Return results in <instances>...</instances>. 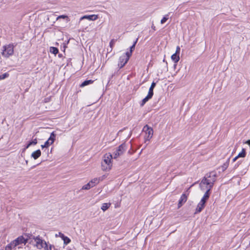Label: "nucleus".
Returning a JSON list of instances; mask_svg holds the SVG:
<instances>
[{
  "label": "nucleus",
  "instance_id": "nucleus-1",
  "mask_svg": "<svg viewBox=\"0 0 250 250\" xmlns=\"http://www.w3.org/2000/svg\"><path fill=\"white\" fill-rule=\"evenodd\" d=\"M112 158L113 156L110 153H106L104 155L101 162V167L103 171H109L111 169Z\"/></svg>",
  "mask_w": 250,
  "mask_h": 250
},
{
  "label": "nucleus",
  "instance_id": "nucleus-2",
  "mask_svg": "<svg viewBox=\"0 0 250 250\" xmlns=\"http://www.w3.org/2000/svg\"><path fill=\"white\" fill-rule=\"evenodd\" d=\"M213 185L212 182L208 181V178L204 177L200 183V188L202 190L210 191Z\"/></svg>",
  "mask_w": 250,
  "mask_h": 250
},
{
  "label": "nucleus",
  "instance_id": "nucleus-3",
  "mask_svg": "<svg viewBox=\"0 0 250 250\" xmlns=\"http://www.w3.org/2000/svg\"><path fill=\"white\" fill-rule=\"evenodd\" d=\"M14 46L12 44H9L2 46L1 55L5 58H9L14 53Z\"/></svg>",
  "mask_w": 250,
  "mask_h": 250
},
{
  "label": "nucleus",
  "instance_id": "nucleus-4",
  "mask_svg": "<svg viewBox=\"0 0 250 250\" xmlns=\"http://www.w3.org/2000/svg\"><path fill=\"white\" fill-rule=\"evenodd\" d=\"M30 239H31L30 235L25 234V236L21 235L19 236L16 239L14 240L13 242H14L15 246L17 247L21 244H24L25 245Z\"/></svg>",
  "mask_w": 250,
  "mask_h": 250
},
{
  "label": "nucleus",
  "instance_id": "nucleus-5",
  "mask_svg": "<svg viewBox=\"0 0 250 250\" xmlns=\"http://www.w3.org/2000/svg\"><path fill=\"white\" fill-rule=\"evenodd\" d=\"M156 86V83L155 82H152L151 86L149 89V91L147 94V95L142 100V103L140 104L141 106L144 105V104L147 102L149 100H150L153 95V89Z\"/></svg>",
  "mask_w": 250,
  "mask_h": 250
},
{
  "label": "nucleus",
  "instance_id": "nucleus-6",
  "mask_svg": "<svg viewBox=\"0 0 250 250\" xmlns=\"http://www.w3.org/2000/svg\"><path fill=\"white\" fill-rule=\"evenodd\" d=\"M31 239H33L35 240L36 242V246L38 249H43L44 246L46 244V242L42 240L39 236L37 237H35L32 235H30Z\"/></svg>",
  "mask_w": 250,
  "mask_h": 250
},
{
  "label": "nucleus",
  "instance_id": "nucleus-7",
  "mask_svg": "<svg viewBox=\"0 0 250 250\" xmlns=\"http://www.w3.org/2000/svg\"><path fill=\"white\" fill-rule=\"evenodd\" d=\"M143 131L146 132V135L145 136V139L146 141H149L150 139L152 137L153 134V129L149 127L148 125H146L143 127Z\"/></svg>",
  "mask_w": 250,
  "mask_h": 250
},
{
  "label": "nucleus",
  "instance_id": "nucleus-8",
  "mask_svg": "<svg viewBox=\"0 0 250 250\" xmlns=\"http://www.w3.org/2000/svg\"><path fill=\"white\" fill-rule=\"evenodd\" d=\"M125 150V146L122 144L118 147L116 150L113 153V158L116 159L120 155L123 154Z\"/></svg>",
  "mask_w": 250,
  "mask_h": 250
},
{
  "label": "nucleus",
  "instance_id": "nucleus-9",
  "mask_svg": "<svg viewBox=\"0 0 250 250\" xmlns=\"http://www.w3.org/2000/svg\"><path fill=\"white\" fill-rule=\"evenodd\" d=\"M216 172L212 171L207 173L204 177L206 178H208V181H210V182H212V184L214 185V182L216 181Z\"/></svg>",
  "mask_w": 250,
  "mask_h": 250
},
{
  "label": "nucleus",
  "instance_id": "nucleus-10",
  "mask_svg": "<svg viewBox=\"0 0 250 250\" xmlns=\"http://www.w3.org/2000/svg\"><path fill=\"white\" fill-rule=\"evenodd\" d=\"M56 134L53 131L52 132L48 139L45 142L44 145L46 146V147H48L50 145L53 144L55 140Z\"/></svg>",
  "mask_w": 250,
  "mask_h": 250
},
{
  "label": "nucleus",
  "instance_id": "nucleus-11",
  "mask_svg": "<svg viewBox=\"0 0 250 250\" xmlns=\"http://www.w3.org/2000/svg\"><path fill=\"white\" fill-rule=\"evenodd\" d=\"M98 18V15H85L81 18L80 21L84 19H87L89 21H95Z\"/></svg>",
  "mask_w": 250,
  "mask_h": 250
},
{
  "label": "nucleus",
  "instance_id": "nucleus-12",
  "mask_svg": "<svg viewBox=\"0 0 250 250\" xmlns=\"http://www.w3.org/2000/svg\"><path fill=\"white\" fill-rule=\"evenodd\" d=\"M187 200V196L185 194H183L181 197L180 200H179L178 204V208H180L184 203H185Z\"/></svg>",
  "mask_w": 250,
  "mask_h": 250
},
{
  "label": "nucleus",
  "instance_id": "nucleus-13",
  "mask_svg": "<svg viewBox=\"0 0 250 250\" xmlns=\"http://www.w3.org/2000/svg\"><path fill=\"white\" fill-rule=\"evenodd\" d=\"M131 55H132V52L129 51V52H126V53L125 54L122 56V59L125 58V61L124 62V63L122 64V66H124L127 62L129 60V59L130 57L131 56Z\"/></svg>",
  "mask_w": 250,
  "mask_h": 250
},
{
  "label": "nucleus",
  "instance_id": "nucleus-14",
  "mask_svg": "<svg viewBox=\"0 0 250 250\" xmlns=\"http://www.w3.org/2000/svg\"><path fill=\"white\" fill-rule=\"evenodd\" d=\"M205 203L200 201L198 203V204L197 206L195 213H198L200 212L203 210V209L205 208Z\"/></svg>",
  "mask_w": 250,
  "mask_h": 250
},
{
  "label": "nucleus",
  "instance_id": "nucleus-15",
  "mask_svg": "<svg viewBox=\"0 0 250 250\" xmlns=\"http://www.w3.org/2000/svg\"><path fill=\"white\" fill-rule=\"evenodd\" d=\"M102 180L101 178H95L93 179H92L89 183L90 184V186L92 187V188L95 187L96 185H97L100 181Z\"/></svg>",
  "mask_w": 250,
  "mask_h": 250
},
{
  "label": "nucleus",
  "instance_id": "nucleus-16",
  "mask_svg": "<svg viewBox=\"0 0 250 250\" xmlns=\"http://www.w3.org/2000/svg\"><path fill=\"white\" fill-rule=\"evenodd\" d=\"M41 155V151L40 149L34 151L32 154L31 157H33L35 160L38 159Z\"/></svg>",
  "mask_w": 250,
  "mask_h": 250
},
{
  "label": "nucleus",
  "instance_id": "nucleus-17",
  "mask_svg": "<svg viewBox=\"0 0 250 250\" xmlns=\"http://www.w3.org/2000/svg\"><path fill=\"white\" fill-rule=\"evenodd\" d=\"M210 195V191H206L203 197L201 200V202L206 203L207 200L208 199Z\"/></svg>",
  "mask_w": 250,
  "mask_h": 250
},
{
  "label": "nucleus",
  "instance_id": "nucleus-18",
  "mask_svg": "<svg viewBox=\"0 0 250 250\" xmlns=\"http://www.w3.org/2000/svg\"><path fill=\"white\" fill-rule=\"evenodd\" d=\"M171 59L175 63H176L180 60L179 55L174 53L171 56Z\"/></svg>",
  "mask_w": 250,
  "mask_h": 250
},
{
  "label": "nucleus",
  "instance_id": "nucleus-19",
  "mask_svg": "<svg viewBox=\"0 0 250 250\" xmlns=\"http://www.w3.org/2000/svg\"><path fill=\"white\" fill-rule=\"evenodd\" d=\"M16 247L13 241L8 244L5 248V250H12L13 249Z\"/></svg>",
  "mask_w": 250,
  "mask_h": 250
},
{
  "label": "nucleus",
  "instance_id": "nucleus-20",
  "mask_svg": "<svg viewBox=\"0 0 250 250\" xmlns=\"http://www.w3.org/2000/svg\"><path fill=\"white\" fill-rule=\"evenodd\" d=\"M94 82V81L91 80H85L81 84V87H83L88 84H91Z\"/></svg>",
  "mask_w": 250,
  "mask_h": 250
},
{
  "label": "nucleus",
  "instance_id": "nucleus-21",
  "mask_svg": "<svg viewBox=\"0 0 250 250\" xmlns=\"http://www.w3.org/2000/svg\"><path fill=\"white\" fill-rule=\"evenodd\" d=\"M111 204L110 203H104L103 204L101 209L104 211H105L106 209H107L110 206Z\"/></svg>",
  "mask_w": 250,
  "mask_h": 250
},
{
  "label": "nucleus",
  "instance_id": "nucleus-22",
  "mask_svg": "<svg viewBox=\"0 0 250 250\" xmlns=\"http://www.w3.org/2000/svg\"><path fill=\"white\" fill-rule=\"evenodd\" d=\"M246 150L244 148H243L242 150V151L241 152H240L238 155L237 156V157L239 158L240 157H245L246 156Z\"/></svg>",
  "mask_w": 250,
  "mask_h": 250
},
{
  "label": "nucleus",
  "instance_id": "nucleus-23",
  "mask_svg": "<svg viewBox=\"0 0 250 250\" xmlns=\"http://www.w3.org/2000/svg\"><path fill=\"white\" fill-rule=\"evenodd\" d=\"M50 52L52 53V54H54L55 55H56L58 52L59 50L57 48L55 47H50Z\"/></svg>",
  "mask_w": 250,
  "mask_h": 250
},
{
  "label": "nucleus",
  "instance_id": "nucleus-24",
  "mask_svg": "<svg viewBox=\"0 0 250 250\" xmlns=\"http://www.w3.org/2000/svg\"><path fill=\"white\" fill-rule=\"evenodd\" d=\"M62 238L64 241V243L65 245H67L70 242L71 240L68 237H67L66 236H64L63 234H62Z\"/></svg>",
  "mask_w": 250,
  "mask_h": 250
},
{
  "label": "nucleus",
  "instance_id": "nucleus-25",
  "mask_svg": "<svg viewBox=\"0 0 250 250\" xmlns=\"http://www.w3.org/2000/svg\"><path fill=\"white\" fill-rule=\"evenodd\" d=\"M92 187L90 186V184L88 183L87 184L83 186L82 189L83 190H88L90 189Z\"/></svg>",
  "mask_w": 250,
  "mask_h": 250
},
{
  "label": "nucleus",
  "instance_id": "nucleus-26",
  "mask_svg": "<svg viewBox=\"0 0 250 250\" xmlns=\"http://www.w3.org/2000/svg\"><path fill=\"white\" fill-rule=\"evenodd\" d=\"M53 245H48L47 243L44 246V250H52L53 249Z\"/></svg>",
  "mask_w": 250,
  "mask_h": 250
},
{
  "label": "nucleus",
  "instance_id": "nucleus-27",
  "mask_svg": "<svg viewBox=\"0 0 250 250\" xmlns=\"http://www.w3.org/2000/svg\"><path fill=\"white\" fill-rule=\"evenodd\" d=\"M125 61V58H122V56H121L119 59V63L118 64L120 68H122L124 66H122V64L124 63Z\"/></svg>",
  "mask_w": 250,
  "mask_h": 250
},
{
  "label": "nucleus",
  "instance_id": "nucleus-28",
  "mask_svg": "<svg viewBox=\"0 0 250 250\" xmlns=\"http://www.w3.org/2000/svg\"><path fill=\"white\" fill-rule=\"evenodd\" d=\"M168 15H165L163 18L161 20V24H164V23H165L166 22V21L168 20Z\"/></svg>",
  "mask_w": 250,
  "mask_h": 250
},
{
  "label": "nucleus",
  "instance_id": "nucleus-29",
  "mask_svg": "<svg viewBox=\"0 0 250 250\" xmlns=\"http://www.w3.org/2000/svg\"><path fill=\"white\" fill-rule=\"evenodd\" d=\"M9 76V74L7 73H5L2 75H0V80H3Z\"/></svg>",
  "mask_w": 250,
  "mask_h": 250
},
{
  "label": "nucleus",
  "instance_id": "nucleus-30",
  "mask_svg": "<svg viewBox=\"0 0 250 250\" xmlns=\"http://www.w3.org/2000/svg\"><path fill=\"white\" fill-rule=\"evenodd\" d=\"M229 159L227 161V162L223 164V165L222 166L223 170H226L229 166Z\"/></svg>",
  "mask_w": 250,
  "mask_h": 250
},
{
  "label": "nucleus",
  "instance_id": "nucleus-31",
  "mask_svg": "<svg viewBox=\"0 0 250 250\" xmlns=\"http://www.w3.org/2000/svg\"><path fill=\"white\" fill-rule=\"evenodd\" d=\"M138 40V38L136 39L135 41L134 42L133 45L130 47V52H132L133 50L134 49L135 45H136V43L137 42Z\"/></svg>",
  "mask_w": 250,
  "mask_h": 250
},
{
  "label": "nucleus",
  "instance_id": "nucleus-32",
  "mask_svg": "<svg viewBox=\"0 0 250 250\" xmlns=\"http://www.w3.org/2000/svg\"><path fill=\"white\" fill-rule=\"evenodd\" d=\"M29 145H35L37 144V140L35 138L34 140L30 141L29 143Z\"/></svg>",
  "mask_w": 250,
  "mask_h": 250
},
{
  "label": "nucleus",
  "instance_id": "nucleus-33",
  "mask_svg": "<svg viewBox=\"0 0 250 250\" xmlns=\"http://www.w3.org/2000/svg\"><path fill=\"white\" fill-rule=\"evenodd\" d=\"M115 42H116V41L114 39H112L110 41V42H109V45H110V47L111 48V49L112 48L113 46H114Z\"/></svg>",
  "mask_w": 250,
  "mask_h": 250
},
{
  "label": "nucleus",
  "instance_id": "nucleus-34",
  "mask_svg": "<svg viewBox=\"0 0 250 250\" xmlns=\"http://www.w3.org/2000/svg\"><path fill=\"white\" fill-rule=\"evenodd\" d=\"M180 52V46H177L176 47V52L175 53L179 55Z\"/></svg>",
  "mask_w": 250,
  "mask_h": 250
},
{
  "label": "nucleus",
  "instance_id": "nucleus-35",
  "mask_svg": "<svg viewBox=\"0 0 250 250\" xmlns=\"http://www.w3.org/2000/svg\"><path fill=\"white\" fill-rule=\"evenodd\" d=\"M241 164V162L238 161L235 164V165L234 166V167H233V169H236L240 165V164Z\"/></svg>",
  "mask_w": 250,
  "mask_h": 250
},
{
  "label": "nucleus",
  "instance_id": "nucleus-36",
  "mask_svg": "<svg viewBox=\"0 0 250 250\" xmlns=\"http://www.w3.org/2000/svg\"><path fill=\"white\" fill-rule=\"evenodd\" d=\"M68 17L67 16H66V15H61V16H59V17H58L57 18V20H58L59 19H66V18H67Z\"/></svg>",
  "mask_w": 250,
  "mask_h": 250
},
{
  "label": "nucleus",
  "instance_id": "nucleus-37",
  "mask_svg": "<svg viewBox=\"0 0 250 250\" xmlns=\"http://www.w3.org/2000/svg\"><path fill=\"white\" fill-rule=\"evenodd\" d=\"M31 145H29V143H28L27 146H25V147L24 149V150H25L26 149L28 148Z\"/></svg>",
  "mask_w": 250,
  "mask_h": 250
},
{
  "label": "nucleus",
  "instance_id": "nucleus-38",
  "mask_svg": "<svg viewBox=\"0 0 250 250\" xmlns=\"http://www.w3.org/2000/svg\"><path fill=\"white\" fill-rule=\"evenodd\" d=\"M238 158L237 156H236L235 157H234V158H233V162H235V161H236Z\"/></svg>",
  "mask_w": 250,
  "mask_h": 250
},
{
  "label": "nucleus",
  "instance_id": "nucleus-39",
  "mask_svg": "<svg viewBox=\"0 0 250 250\" xmlns=\"http://www.w3.org/2000/svg\"><path fill=\"white\" fill-rule=\"evenodd\" d=\"M246 144H248L249 146H250V140H248L246 142Z\"/></svg>",
  "mask_w": 250,
  "mask_h": 250
},
{
  "label": "nucleus",
  "instance_id": "nucleus-40",
  "mask_svg": "<svg viewBox=\"0 0 250 250\" xmlns=\"http://www.w3.org/2000/svg\"><path fill=\"white\" fill-rule=\"evenodd\" d=\"M41 147H42V148H43L44 147H46V146L44 145H43L41 146Z\"/></svg>",
  "mask_w": 250,
  "mask_h": 250
},
{
  "label": "nucleus",
  "instance_id": "nucleus-41",
  "mask_svg": "<svg viewBox=\"0 0 250 250\" xmlns=\"http://www.w3.org/2000/svg\"><path fill=\"white\" fill-rule=\"evenodd\" d=\"M54 250H58L57 249H56L54 246L53 247Z\"/></svg>",
  "mask_w": 250,
  "mask_h": 250
},
{
  "label": "nucleus",
  "instance_id": "nucleus-42",
  "mask_svg": "<svg viewBox=\"0 0 250 250\" xmlns=\"http://www.w3.org/2000/svg\"><path fill=\"white\" fill-rule=\"evenodd\" d=\"M152 28L154 30H155V26H154V27H153V26H152Z\"/></svg>",
  "mask_w": 250,
  "mask_h": 250
},
{
  "label": "nucleus",
  "instance_id": "nucleus-43",
  "mask_svg": "<svg viewBox=\"0 0 250 250\" xmlns=\"http://www.w3.org/2000/svg\"><path fill=\"white\" fill-rule=\"evenodd\" d=\"M26 163L27 164L28 163V161H26Z\"/></svg>",
  "mask_w": 250,
  "mask_h": 250
}]
</instances>
